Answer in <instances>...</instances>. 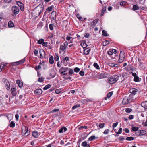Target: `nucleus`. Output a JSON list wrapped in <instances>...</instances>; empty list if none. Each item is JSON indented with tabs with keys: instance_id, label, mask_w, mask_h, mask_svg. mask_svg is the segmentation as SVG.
<instances>
[{
	"instance_id": "1",
	"label": "nucleus",
	"mask_w": 147,
	"mask_h": 147,
	"mask_svg": "<svg viewBox=\"0 0 147 147\" xmlns=\"http://www.w3.org/2000/svg\"><path fill=\"white\" fill-rule=\"evenodd\" d=\"M119 78V76L117 75L112 76L108 78V80L110 84H113L116 82Z\"/></svg>"
},
{
	"instance_id": "2",
	"label": "nucleus",
	"mask_w": 147,
	"mask_h": 147,
	"mask_svg": "<svg viewBox=\"0 0 147 147\" xmlns=\"http://www.w3.org/2000/svg\"><path fill=\"white\" fill-rule=\"evenodd\" d=\"M41 6L42 5L40 4L35 8V12L36 13V15L38 16H39L43 11L44 8Z\"/></svg>"
},
{
	"instance_id": "3",
	"label": "nucleus",
	"mask_w": 147,
	"mask_h": 147,
	"mask_svg": "<svg viewBox=\"0 0 147 147\" xmlns=\"http://www.w3.org/2000/svg\"><path fill=\"white\" fill-rule=\"evenodd\" d=\"M12 10L13 12L12 16L15 17L18 13L19 11V9L18 7L13 6L12 7Z\"/></svg>"
},
{
	"instance_id": "4",
	"label": "nucleus",
	"mask_w": 147,
	"mask_h": 147,
	"mask_svg": "<svg viewBox=\"0 0 147 147\" xmlns=\"http://www.w3.org/2000/svg\"><path fill=\"white\" fill-rule=\"evenodd\" d=\"M22 132L25 136H27L30 134V132L28 131V128L27 127L23 126L22 127Z\"/></svg>"
},
{
	"instance_id": "5",
	"label": "nucleus",
	"mask_w": 147,
	"mask_h": 147,
	"mask_svg": "<svg viewBox=\"0 0 147 147\" xmlns=\"http://www.w3.org/2000/svg\"><path fill=\"white\" fill-rule=\"evenodd\" d=\"M39 53L40 54V57L42 58H46V57L45 56V53L44 50L43 49H40L39 52Z\"/></svg>"
},
{
	"instance_id": "6",
	"label": "nucleus",
	"mask_w": 147,
	"mask_h": 147,
	"mask_svg": "<svg viewBox=\"0 0 147 147\" xmlns=\"http://www.w3.org/2000/svg\"><path fill=\"white\" fill-rule=\"evenodd\" d=\"M17 3L20 7V10L23 11L24 10V5L20 1H18Z\"/></svg>"
},
{
	"instance_id": "7",
	"label": "nucleus",
	"mask_w": 147,
	"mask_h": 147,
	"mask_svg": "<svg viewBox=\"0 0 147 147\" xmlns=\"http://www.w3.org/2000/svg\"><path fill=\"white\" fill-rule=\"evenodd\" d=\"M11 91L12 95L13 96H14L16 95L17 92L16 89V88H11Z\"/></svg>"
},
{
	"instance_id": "8",
	"label": "nucleus",
	"mask_w": 147,
	"mask_h": 147,
	"mask_svg": "<svg viewBox=\"0 0 147 147\" xmlns=\"http://www.w3.org/2000/svg\"><path fill=\"white\" fill-rule=\"evenodd\" d=\"M130 93L135 95L138 91V90L135 88H131L129 90Z\"/></svg>"
},
{
	"instance_id": "9",
	"label": "nucleus",
	"mask_w": 147,
	"mask_h": 147,
	"mask_svg": "<svg viewBox=\"0 0 147 147\" xmlns=\"http://www.w3.org/2000/svg\"><path fill=\"white\" fill-rule=\"evenodd\" d=\"M107 65L111 67H118V65L115 63H107Z\"/></svg>"
},
{
	"instance_id": "10",
	"label": "nucleus",
	"mask_w": 147,
	"mask_h": 147,
	"mask_svg": "<svg viewBox=\"0 0 147 147\" xmlns=\"http://www.w3.org/2000/svg\"><path fill=\"white\" fill-rule=\"evenodd\" d=\"M42 91L41 89H36L34 91V93L37 95H39L41 94L42 93Z\"/></svg>"
},
{
	"instance_id": "11",
	"label": "nucleus",
	"mask_w": 147,
	"mask_h": 147,
	"mask_svg": "<svg viewBox=\"0 0 147 147\" xmlns=\"http://www.w3.org/2000/svg\"><path fill=\"white\" fill-rule=\"evenodd\" d=\"M56 16V13L54 11L52 12L51 15V20L52 19L53 20H55V17Z\"/></svg>"
},
{
	"instance_id": "12",
	"label": "nucleus",
	"mask_w": 147,
	"mask_h": 147,
	"mask_svg": "<svg viewBox=\"0 0 147 147\" xmlns=\"http://www.w3.org/2000/svg\"><path fill=\"white\" fill-rule=\"evenodd\" d=\"M16 83L18 85V86L20 88H21L23 85V82H21L20 80H18L16 81Z\"/></svg>"
},
{
	"instance_id": "13",
	"label": "nucleus",
	"mask_w": 147,
	"mask_h": 147,
	"mask_svg": "<svg viewBox=\"0 0 147 147\" xmlns=\"http://www.w3.org/2000/svg\"><path fill=\"white\" fill-rule=\"evenodd\" d=\"M129 99L127 98H124L122 102V103L124 105L127 104H128L129 103Z\"/></svg>"
},
{
	"instance_id": "14",
	"label": "nucleus",
	"mask_w": 147,
	"mask_h": 147,
	"mask_svg": "<svg viewBox=\"0 0 147 147\" xmlns=\"http://www.w3.org/2000/svg\"><path fill=\"white\" fill-rule=\"evenodd\" d=\"M67 129L66 127H63L59 130V133H62L63 132H65L67 131Z\"/></svg>"
},
{
	"instance_id": "15",
	"label": "nucleus",
	"mask_w": 147,
	"mask_h": 147,
	"mask_svg": "<svg viewBox=\"0 0 147 147\" xmlns=\"http://www.w3.org/2000/svg\"><path fill=\"white\" fill-rule=\"evenodd\" d=\"M69 68L68 67H62L60 69V71H63L65 73L69 70Z\"/></svg>"
},
{
	"instance_id": "16",
	"label": "nucleus",
	"mask_w": 147,
	"mask_h": 147,
	"mask_svg": "<svg viewBox=\"0 0 147 147\" xmlns=\"http://www.w3.org/2000/svg\"><path fill=\"white\" fill-rule=\"evenodd\" d=\"M56 74L54 71H53L51 73H50L49 74L50 76V78H52L54 77L55 76Z\"/></svg>"
},
{
	"instance_id": "17",
	"label": "nucleus",
	"mask_w": 147,
	"mask_h": 147,
	"mask_svg": "<svg viewBox=\"0 0 147 147\" xmlns=\"http://www.w3.org/2000/svg\"><path fill=\"white\" fill-rule=\"evenodd\" d=\"M106 7L105 6L103 7L102 9V11L100 14L101 16H102L103 15L104 13L106 11Z\"/></svg>"
},
{
	"instance_id": "18",
	"label": "nucleus",
	"mask_w": 147,
	"mask_h": 147,
	"mask_svg": "<svg viewBox=\"0 0 147 147\" xmlns=\"http://www.w3.org/2000/svg\"><path fill=\"white\" fill-rule=\"evenodd\" d=\"M119 57H121V58H122V59H124V58L125 57V53L123 52L122 51H121L120 52Z\"/></svg>"
},
{
	"instance_id": "19",
	"label": "nucleus",
	"mask_w": 147,
	"mask_h": 147,
	"mask_svg": "<svg viewBox=\"0 0 147 147\" xmlns=\"http://www.w3.org/2000/svg\"><path fill=\"white\" fill-rule=\"evenodd\" d=\"M54 61L53 58L52 56H51L49 58V62L51 64H53L54 63Z\"/></svg>"
},
{
	"instance_id": "20",
	"label": "nucleus",
	"mask_w": 147,
	"mask_h": 147,
	"mask_svg": "<svg viewBox=\"0 0 147 147\" xmlns=\"http://www.w3.org/2000/svg\"><path fill=\"white\" fill-rule=\"evenodd\" d=\"M32 135L35 138H37L38 137V132L36 131L33 132L32 133Z\"/></svg>"
},
{
	"instance_id": "21",
	"label": "nucleus",
	"mask_w": 147,
	"mask_h": 147,
	"mask_svg": "<svg viewBox=\"0 0 147 147\" xmlns=\"http://www.w3.org/2000/svg\"><path fill=\"white\" fill-rule=\"evenodd\" d=\"M98 19H96L92 21L91 23V24H92L94 26L98 22Z\"/></svg>"
},
{
	"instance_id": "22",
	"label": "nucleus",
	"mask_w": 147,
	"mask_h": 147,
	"mask_svg": "<svg viewBox=\"0 0 147 147\" xmlns=\"http://www.w3.org/2000/svg\"><path fill=\"white\" fill-rule=\"evenodd\" d=\"M82 146L84 147H87V145H88V147H90V146L88 144H87V142H86V141H84L83 142L82 144Z\"/></svg>"
},
{
	"instance_id": "23",
	"label": "nucleus",
	"mask_w": 147,
	"mask_h": 147,
	"mask_svg": "<svg viewBox=\"0 0 147 147\" xmlns=\"http://www.w3.org/2000/svg\"><path fill=\"white\" fill-rule=\"evenodd\" d=\"M141 105L143 107L147 109V101L142 102Z\"/></svg>"
},
{
	"instance_id": "24",
	"label": "nucleus",
	"mask_w": 147,
	"mask_h": 147,
	"mask_svg": "<svg viewBox=\"0 0 147 147\" xmlns=\"http://www.w3.org/2000/svg\"><path fill=\"white\" fill-rule=\"evenodd\" d=\"M25 61V60L24 59L20 60V61L14 63H16V65H18L19 64L23 63Z\"/></svg>"
},
{
	"instance_id": "25",
	"label": "nucleus",
	"mask_w": 147,
	"mask_h": 147,
	"mask_svg": "<svg viewBox=\"0 0 147 147\" xmlns=\"http://www.w3.org/2000/svg\"><path fill=\"white\" fill-rule=\"evenodd\" d=\"M8 26L9 27H12L14 26V24L12 21H9L8 23Z\"/></svg>"
},
{
	"instance_id": "26",
	"label": "nucleus",
	"mask_w": 147,
	"mask_h": 147,
	"mask_svg": "<svg viewBox=\"0 0 147 147\" xmlns=\"http://www.w3.org/2000/svg\"><path fill=\"white\" fill-rule=\"evenodd\" d=\"M139 9V7L136 5H134L133 6L132 10L135 11Z\"/></svg>"
},
{
	"instance_id": "27",
	"label": "nucleus",
	"mask_w": 147,
	"mask_h": 147,
	"mask_svg": "<svg viewBox=\"0 0 147 147\" xmlns=\"http://www.w3.org/2000/svg\"><path fill=\"white\" fill-rule=\"evenodd\" d=\"M102 35L105 36H108L109 34L107 33V32L105 30H103L102 32Z\"/></svg>"
},
{
	"instance_id": "28",
	"label": "nucleus",
	"mask_w": 147,
	"mask_h": 147,
	"mask_svg": "<svg viewBox=\"0 0 147 147\" xmlns=\"http://www.w3.org/2000/svg\"><path fill=\"white\" fill-rule=\"evenodd\" d=\"M109 43V42L108 40H105L103 41L102 42V45L103 46H105Z\"/></svg>"
},
{
	"instance_id": "29",
	"label": "nucleus",
	"mask_w": 147,
	"mask_h": 147,
	"mask_svg": "<svg viewBox=\"0 0 147 147\" xmlns=\"http://www.w3.org/2000/svg\"><path fill=\"white\" fill-rule=\"evenodd\" d=\"M76 16L77 18L81 21H82L85 19V18H84V19L82 17L80 16L79 14H77Z\"/></svg>"
},
{
	"instance_id": "30",
	"label": "nucleus",
	"mask_w": 147,
	"mask_h": 147,
	"mask_svg": "<svg viewBox=\"0 0 147 147\" xmlns=\"http://www.w3.org/2000/svg\"><path fill=\"white\" fill-rule=\"evenodd\" d=\"M15 126V123L13 121H11L10 123L9 126L12 128L14 127Z\"/></svg>"
},
{
	"instance_id": "31",
	"label": "nucleus",
	"mask_w": 147,
	"mask_h": 147,
	"mask_svg": "<svg viewBox=\"0 0 147 147\" xmlns=\"http://www.w3.org/2000/svg\"><path fill=\"white\" fill-rule=\"evenodd\" d=\"M96 138L95 136H92L89 137L88 139V140L92 141L94 140Z\"/></svg>"
},
{
	"instance_id": "32",
	"label": "nucleus",
	"mask_w": 147,
	"mask_h": 147,
	"mask_svg": "<svg viewBox=\"0 0 147 147\" xmlns=\"http://www.w3.org/2000/svg\"><path fill=\"white\" fill-rule=\"evenodd\" d=\"M44 78L43 77L39 78H38V81L39 82H43L44 80Z\"/></svg>"
},
{
	"instance_id": "33",
	"label": "nucleus",
	"mask_w": 147,
	"mask_h": 147,
	"mask_svg": "<svg viewBox=\"0 0 147 147\" xmlns=\"http://www.w3.org/2000/svg\"><path fill=\"white\" fill-rule=\"evenodd\" d=\"M146 133V131L144 130H141L140 131V134L141 135H143L145 134Z\"/></svg>"
},
{
	"instance_id": "34",
	"label": "nucleus",
	"mask_w": 147,
	"mask_h": 147,
	"mask_svg": "<svg viewBox=\"0 0 147 147\" xmlns=\"http://www.w3.org/2000/svg\"><path fill=\"white\" fill-rule=\"evenodd\" d=\"M3 83L5 84V85H6L9 83L8 80L5 79H3L2 80Z\"/></svg>"
},
{
	"instance_id": "35",
	"label": "nucleus",
	"mask_w": 147,
	"mask_h": 147,
	"mask_svg": "<svg viewBox=\"0 0 147 147\" xmlns=\"http://www.w3.org/2000/svg\"><path fill=\"white\" fill-rule=\"evenodd\" d=\"M50 87L51 85L50 84H48L46 85L43 88V89L44 90H45L48 88H49Z\"/></svg>"
},
{
	"instance_id": "36",
	"label": "nucleus",
	"mask_w": 147,
	"mask_h": 147,
	"mask_svg": "<svg viewBox=\"0 0 147 147\" xmlns=\"http://www.w3.org/2000/svg\"><path fill=\"white\" fill-rule=\"evenodd\" d=\"M44 41V40L43 39H40L38 41V44H42L43 43Z\"/></svg>"
},
{
	"instance_id": "37",
	"label": "nucleus",
	"mask_w": 147,
	"mask_h": 147,
	"mask_svg": "<svg viewBox=\"0 0 147 147\" xmlns=\"http://www.w3.org/2000/svg\"><path fill=\"white\" fill-rule=\"evenodd\" d=\"M132 130L134 131H137L138 130V127H132Z\"/></svg>"
},
{
	"instance_id": "38",
	"label": "nucleus",
	"mask_w": 147,
	"mask_h": 147,
	"mask_svg": "<svg viewBox=\"0 0 147 147\" xmlns=\"http://www.w3.org/2000/svg\"><path fill=\"white\" fill-rule=\"evenodd\" d=\"M134 138L133 137H127L126 138V140L128 141L132 140H134Z\"/></svg>"
},
{
	"instance_id": "39",
	"label": "nucleus",
	"mask_w": 147,
	"mask_h": 147,
	"mask_svg": "<svg viewBox=\"0 0 147 147\" xmlns=\"http://www.w3.org/2000/svg\"><path fill=\"white\" fill-rule=\"evenodd\" d=\"M94 66L97 69H100L99 65H98L97 63H94Z\"/></svg>"
},
{
	"instance_id": "40",
	"label": "nucleus",
	"mask_w": 147,
	"mask_h": 147,
	"mask_svg": "<svg viewBox=\"0 0 147 147\" xmlns=\"http://www.w3.org/2000/svg\"><path fill=\"white\" fill-rule=\"evenodd\" d=\"M112 94H113V92H109V93H108V94H107V97L108 98H109L110 97H111V96L112 95Z\"/></svg>"
},
{
	"instance_id": "41",
	"label": "nucleus",
	"mask_w": 147,
	"mask_h": 147,
	"mask_svg": "<svg viewBox=\"0 0 147 147\" xmlns=\"http://www.w3.org/2000/svg\"><path fill=\"white\" fill-rule=\"evenodd\" d=\"M127 4V3L125 1H123L121 2L120 3V5L121 6H125V5H126Z\"/></svg>"
},
{
	"instance_id": "42",
	"label": "nucleus",
	"mask_w": 147,
	"mask_h": 147,
	"mask_svg": "<svg viewBox=\"0 0 147 147\" xmlns=\"http://www.w3.org/2000/svg\"><path fill=\"white\" fill-rule=\"evenodd\" d=\"M132 111V110L130 108H127L125 109V111L127 113H130Z\"/></svg>"
},
{
	"instance_id": "43",
	"label": "nucleus",
	"mask_w": 147,
	"mask_h": 147,
	"mask_svg": "<svg viewBox=\"0 0 147 147\" xmlns=\"http://www.w3.org/2000/svg\"><path fill=\"white\" fill-rule=\"evenodd\" d=\"M134 80L135 82H139V78L137 76L135 77L134 78Z\"/></svg>"
},
{
	"instance_id": "44",
	"label": "nucleus",
	"mask_w": 147,
	"mask_h": 147,
	"mask_svg": "<svg viewBox=\"0 0 147 147\" xmlns=\"http://www.w3.org/2000/svg\"><path fill=\"white\" fill-rule=\"evenodd\" d=\"M90 50V49H86L84 51V54L86 55L88 54L89 53Z\"/></svg>"
},
{
	"instance_id": "45",
	"label": "nucleus",
	"mask_w": 147,
	"mask_h": 147,
	"mask_svg": "<svg viewBox=\"0 0 147 147\" xmlns=\"http://www.w3.org/2000/svg\"><path fill=\"white\" fill-rule=\"evenodd\" d=\"M53 5L49 7L47 9V10H48L49 11H51L52 10V9L53 8Z\"/></svg>"
},
{
	"instance_id": "46",
	"label": "nucleus",
	"mask_w": 147,
	"mask_h": 147,
	"mask_svg": "<svg viewBox=\"0 0 147 147\" xmlns=\"http://www.w3.org/2000/svg\"><path fill=\"white\" fill-rule=\"evenodd\" d=\"M118 124V122H116V123H113V125H112V127H113V129H114V128Z\"/></svg>"
},
{
	"instance_id": "47",
	"label": "nucleus",
	"mask_w": 147,
	"mask_h": 147,
	"mask_svg": "<svg viewBox=\"0 0 147 147\" xmlns=\"http://www.w3.org/2000/svg\"><path fill=\"white\" fill-rule=\"evenodd\" d=\"M66 48L64 46L61 45L60 46V49L62 51H64Z\"/></svg>"
},
{
	"instance_id": "48",
	"label": "nucleus",
	"mask_w": 147,
	"mask_h": 147,
	"mask_svg": "<svg viewBox=\"0 0 147 147\" xmlns=\"http://www.w3.org/2000/svg\"><path fill=\"white\" fill-rule=\"evenodd\" d=\"M5 86L6 87V89L9 90L10 89V84L9 83H8V84H6V85H5Z\"/></svg>"
},
{
	"instance_id": "49",
	"label": "nucleus",
	"mask_w": 147,
	"mask_h": 147,
	"mask_svg": "<svg viewBox=\"0 0 147 147\" xmlns=\"http://www.w3.org/2000/svg\"><path fill=\"white\" fill-rule=\"evenodd\" d=\"M105 123H100L99 125V126L100 128H102L105 126Z\"/></svg>"
},
{
	"instance_id": "50",
	"label": "nucleus",
	"mask_w": 147,
	"mask_h": 147,
	"mask_svg": "<svg viewBox=\"0 0 147 147\" xmlns=\"http://www.w3.org/2000/svg\"><path fill=\"white\" fill-rule=\"evenodd\" d=\"M74 72L73 69H70L69 71V74L70 75H71V74H74Z\"/></svg>"
},
{
	"instance_id": "51",
	"label": "nucleus",
	"mask_w": 147,
	"mask_h": 147,
	"mask_svg": "<svg viewBox=\"0 0 147 147\" xmlns=\"http://www.w3.org/2000/svg\"><path fill=\"white\" fill-rule=\"evenodd\" d=\"M61 91V89H56L55 90V93L57 94L60 93Z\"/></svg>"
},
{
	"instance_id": "52",
	"label": "nucleus",
	"mask_w": 147,
	"mask_h": 147,
	"mask_svg": "<svg viewBox=\"0 0 147 147\" xmlns=\"http://www.w3.org/2000/svg\"><path fill=\"white\" fill-rule=\"evenodd\" d=\"M80 70V69L78 67H76L74 69V71L76 72H78Z\"/></svg>"
},
{
	"instance_id": "53",
	"label": "nucleus",
	"mask_w": 147,
	"mask_h": 147,
	"mask_svg": "<svg viewBox=\"0 0 147 147\" xmlns=\"http://www.w3.org/2000/svg\"><path fill=\"white\" fill-rule=\"evenodd\" d=\"M122 129L121 128H120L118 131L117 132V134H120L122 132Z\"/></svg>"
},
{
	"instance_id": "54",
	"label": "nucleus",
	"mask_w": 147,
	"mask_h": 147,
	"mask_svg": "<svg viewBox=\"0 0 147 147\" xmlns=\"http://www.w3.org/2000/svg\"><path fill=\"white\" fill-rule=\"evenodd\" d=\"M41 66L40 65H39L37 66H36L35 68V69L36 70H38L40 69L41 68Z\"/></svg>"
},
{
	"instance_id": "55",
	"label": "nucleus",
	"mask_w": 147,
	"mask_h": 147,
	"mask_svg": "<svg viewBox=\"0 0 147 147\" xmlns=\"http://www.w3.org/2000/svg\"><path fill=\"white\" fill-rule=\"evenodd\" d=\"M109 131V129H107L105 130L103 132V133L105 134H107L108 133Z\"/></svg>"
},
{
	"instance_id": "56",
	"label": "nucleus",
	"mask_w": 147,
	"mask_h": 147,
	"mask_svg": "<svg viewBox=\"0 0 147 147\" xmlns=\"http://www.w3.org/2000/svg\"><path fill=\"white\" fill-rule=\"evenodd\" d=\"M49 28L50 30H53V25L51 24H50V25H49Z\"/></svg>"
},
{
	"instance_id": "57",
	"label": "nucleus",
	"mask_w": 147,
	"mask_h": 147,
	"mask_svg": "<svg viewBox=\"0 0 147 147\" xmlns=\"http://www.w3.org/2000/svg\"><path fill=\"white\" fill-rule=\"evenodd\" d=\"M55 60L56 61H58L59 60V57L57 54H56V57H55Z\"/></svg>"
},
{
	"instance_id": "58",
	"label": "nucleus",
	"mask_w": 147,
	"mask_h": 147,
	"mask_svg": "<svg viewBox=\"0 0 147 147\" xmlns=\"http://www.w3.org/2000/svg\"><path fill=\"white\" fill-rule=\"evenodd\" d=\"M79 74L80 76H83L84 75V72L83 71H81L79 72Z\"/></svg>"
},
{
	"instance_id": "59",
	"label": "nucleus",
	"mask_w": 147,
	"mask_h": 147,
	"mask_svg": "<svg viewBox=\"0 0 147 147\" xmlns=\"http://www.w3.org/2000/svg\"><path fill=\"white\" fill-rule=\"evenodd\" d=\"M59 111V109H54L53 110L51 111V113H53L55 112H56L57 111Z\"/></svg>"
},
{
	"instance_id": "60",
	"label": "nucleus",
	"mask_w": 147,
	"mask_h": 147,
	"mask_svg": "<svg viewBox=\"0 0 147 147\" xmlns=\"http://www.w3.org/2000/svg\"><path fill=\"white\" fill-rule=\"evenodd\" d=\"M124 59H122V58H121V57H119V58L118 60V61L119 63H121L123 61Z\"/></svg>"
},
{
	"instance_id": "61",
	"label": "nucleus",
	"mask_w": 147,
	"mask_h": 147,
	"mask_svg": "<svg viewBox=\"0 0 147 147\" xmlns=\"http://www.w3.org/2000/svg\"><path fill=\"white\" fill-rule=\"evenodd\" d=\"M81 45L83 48H85L86 47V43H81Z\"/></svg>"
},
{
	"instance_id": "62",
	"label": "nucleus",
	"mask_w": 147,
	"mask_h": 147,
	"mask_svg": "<svg viewBox=\"0 0 147 147\" xmlns=\"http://www.w3.org/2000/svg\"><path fill=\"white\" fill-rule=\"evenodd\" d=\"M59 72H60L61 74V75H63L64 76L65 75V73L63 71H60V70H59Z\"/></svg>"
},
{
	"instance_id": "63",
	"label": "nucleus",
	"mask_w": 147,
	"mask_h": 147,
	"mask_svg": "<svg viewBox=\"0 0 147 147\" xmlns=\"http://www.w3.org/2000/svg\"><path fill=\"white\" fill-rule=\"evenodd\" d=\"M119 141H123L124 140V138L122 136H120L119 138Z\"/></svg>"
},
{
	"instance_id": "64",
	"label": "nucleus",
	"mask_w": 147,
	"mask_h": 147,
	"mask_svg": "<svg viewBox=\"0 0 147 147\" xmlns=\"http://www.w3.org/2000/svg\"><path fill=\"white\" fill-rule=\"evenodd\" d=\"M15 118L16 119V121H18V118H19V115L18 114H16V115H15Z\"/></svg>"
}]
</instances>
